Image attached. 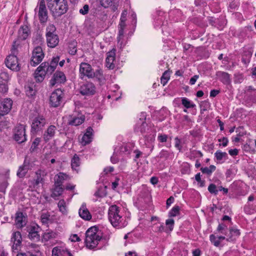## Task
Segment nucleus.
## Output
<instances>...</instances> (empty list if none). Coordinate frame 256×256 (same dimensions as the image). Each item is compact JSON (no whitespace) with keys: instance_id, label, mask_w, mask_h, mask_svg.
Listing matches in <instances>:
<instances>
[{"instance_id":"obj_1","label":"nucleus","mask_w":256,"mask_h":256,"mask_svg":"<svg viewBox=\"0 0 256 256\" xmlns=\"http://www.w3.org/2000/svg\"><path fill=\"white\" fill-rule=\"evenodd\" d=\"M46 2L49 10L54 18L59 17L68 11L66 0H46Z\"/></svg>"},{"instance_id":"obj_2","label":"nucleus","mask_w":256,"mask_h":256,"mask_svg":"<svg viewBox=\"0 0 256 256\" xmlns=\"http://www.w3.org/2000/svg\"><path fill=\"white\" fill-rule=\"evenodd\" d=\"M120 208L116 204L110 206L108 209V220L114 227L123 228L126 226L128 222L120 214Z\"/></svg>"},{"instance_id":"obj_3","label":"nucleus","mask_w":256,"mask_h":256,"mask_svg":"<svg viewBox=\"0 0 256 256\" xmlns=\"http://www.w3.org/2000/svg\"><path fill=\"white\" fill-rule=\"evenodd\" d=\"M80 74L87 76L89 78H95L99 82L104 80L102 71L98 69L94 71L92 66L86 62H82L80 66Z\"/></svg>"},{"instance_id":"obj_4","label":"nucleus","mask_w":256,"mask_h":256,"mask_svg":"<svg viewBox=\"0 0 256 256\" xmlns=\"http://www.w3.org/2000/svg\"><path fill=\"white\" fill-rule=\"evenodd\" d=\"M98 229L96 226L89 228L86 232L85 244L90 249H94L101 240L102 237L98 234Z\"/></svg>"},{"instance_id":"obj_5","label":"nucleus","mask_w":256,"mask_h":256,"mask_svg":"<svg viewBox=\"0 0 256 256\" xmlns=\"http://www.w3.org/2000/svg\"><path fill=\"white\" fill-rule=\"evenodd\" d=\"M55 70L52 66L49 65L48 62H42L36 69L35 72L34 78L38 82H42L45 77L46 74H50Z\"/></svg>"},{"instance_id":"obj_6","label":"nucleus","mask_w":256,"mask_h":256,"mask_svg":"<svg viewBox=\"0 0 256 256\" xmlns=\"http://www.w3.org/2000/svg\"><path fill=\"white\" fill-rule=\"evenodd\" d=\"M35 12H38V16L40 24H45L48 19V12L46 8L44 0H40L38 5L34 9Z\"/></svg>"},{"instance_id":"obj_7","label":"nucleus","mask_w":256,"mask_h":256,"mask_svg":"<svg viewBox=\"0 0 256 256\" xmlns=\"http://www.w3.org/2000/svg\"><path fill=\"white\" fill-rule=\"evenodd\" d=\"M63 92L60 88L54 91L50 97V106L54 108H57L60 106L63 97Z\"/></svg>"},{"instance_id":"obj_8","label":"nucleus","mask_w":256,"mask_h":256,"mask_svg":"<svg viewBox=\"0 0 256 256\" xmlns=\"http://www.w3.org/2000/svg\"><path fill=\"white\" fill-rule=\"evenodd\" d=\"M14 139L18 143L22 144L26 140L25 126L23 124L17 125L14 130Z\"/></svg>"},{"instance_id":"obj_9","label":"nucleus","mask_w":256,"mask_h":256,"mask_svg":"<svg viewBox=\"0 0 256 256\" xmlns=\"http://www.w3.org/2000/svg\"><path fill=\"white\" fill-rule=\"evenodd\" d=\"M44 56V53L40 46H38L34 48L32 52L30 62L31 66H35L38 64L42 61Z\"/></svg>"},{"instance_id":"obj_10","label":"nucleus","mask_w":256,"mask_h":256,"mask_svg":"<svg viewBox=\"0 0 256 256\" xmlns=\"http://www.w3.org/2000/svg\"><path fill=\"white\" fill-rule=\"evenodd\" d=\"M17 54H11L7 56L5 62L6 66L10 69L15 72H18L20 70V64L18 62Z\"/></svg>"},{"instance_id":"obj_11","label":"nucleus","mask_w":256,"mask_h":256,"mask_svg":"<svg viewBox=\"0 0 256 256\" xmlns=\"http://www.w3.org/2000/svg\"><path fill=\"white\" fill-rule=\"evenodd\" d=\"M79 91L82 96H92L95 94L96 87L93 83L86 82L80 86Z\"/></svg>"},{"instance_id":"obj_12","label":"nucleus","mask_w":256,"mask_h":256,"mask_svg":"<svg viewBox=\"0 0 256 256\" xmlns=\"http://www.w3.org/2000/svg\"><path fill=\"white\" fill-rule=\"evenodd\" d=\"M46 124V120L43 116H38L32 120L31 124V132H37L40 131Z\"/></svg>"},{"instance_id":"obj_13","label":"nucleus","mask_w":256,"mask_h":256,"mask_svg":"<svg viewBox=\"0 0 256 256\" xmlns=\"http://www.w3.org/2000/svg\"><path fill=\"white\" fill-rule=\"evenodd\" d=\"M28 228V236L30 239L36 242L38 241L40 239V235L38 234L40 230V227L38 224H35L30 226Z\"/></svg>"},{"instance_id":"obj_14","label":"nucleus","mask_w":256,"mask_h":256,"mask_svg":"<svg viewBox=\"0 0 256 256\" xmlns=\"http://www.w3.org/2000/svg\"><path fill=\"white\" fill-rule=\"evenodd\" d=\"M13 102L10 98H4L2 102V106L0 107V115L5 116L8 114L10 111Z\"/></svg>"},{"instance_id":"obj_15","label":"nucleus","mask_w":256,"mask_h":256,"mask_svg":"<svg viewBox=\"0 0 256 256\" xmlns=\"http://www.w3.org/2000/svg\"><path fill=\"white\" fill-rule=\"evenodd\" d=\"M66 80V77L64 73L62 72L56 71L50 80V84L52 86H54L56 84L64 83Z\"/></svg>"},{"instance_id":"obj_16","label":"nucleus","mask_w":256,"mask_h":256,"mask_svg":"<svg viewBox=\"0 0 256 256\" xmlns=\"http://www.w3.org/2000/svg\"><path fill=\"white\" fill-rule=\"evenodd\" d=\"M150 196L148 192H142L138 198V203L142 208H146L150 202Z\"/></svg>"},{"instance_id":"obj_17","label":"nucleus","mask_w":256,"mask_h":256,"mask_svg":"<svg viewBox=\"0 0 256 256\" xmlns=\"http://www.w3.org/2000/svg\"><path fill=\"white\" fill-rule=\"evenodd\" d=\"M30 33V28L28 24L22 25L18 30V38L22 40H26Z\"/></svg>"},{"instance_id":"obj_18","label":"nucleus","mask_w":256,"mask_h":256,"mask_svg":"<svg viewBox=\"0 0 256 256\" xmlns=\"http://www.w3.org/2000/svg\"><path fill=\"white\" fill-rule=\"evenodd\" d=\"M22 234L20 232H14L11 238V242L13 244L12 249L13 250H18V247L22 244Z\"/></svg>"},{"instance_id":"obj_19","label":"nucleus","mask_w":256,"mask_h":256,"mask_svg":"<svg viewBox=\"0 0 256 256\" xmlns=\"http://www.w3.org/2000/svg\"><path fill=\"white\" fill-rule=\"evenodd\" d=\"M26 96L29 98H32L36 92V84L32 80H28L24 86Z\"/></svg>"},{"instance_id":"obj_20","label":"nucleus","mask_w":256,"mask_h":256,"mask_svg":"<svg viewBox=\"0 0 256 256\" xmlns=\"http://www.w3.org/2000/svg\"><path fill=\"white\" fill-rule=\"evenodd\" d=\"M15 222L18 228H22L27 222L26 215L22 212H17L16 214Z\"/></svg>"},{"instance_id":"obj_21","label":"nucleus","mask_w":256,"mask_h":256,"mask_svg":"<svg viewBox=\"0 0 256 256\" xmlns=\"http://www.w3.org/2000/svg\"><path fill=\"white\" fill-rule=\"evenodd\" d=\"M80 216L84 220H90L92 216L87 208L86 203H83L78 210Z\"/></svg>"},{"instance_id":"obj_22","label":"nucleus","mask_w":256,"mask_h":256,"mask_svg":"<svg viewBox=\"0 0 256 256\" xmlns=\"http://www.w3.org/2000/svg\"><path fill=\"white\" fill-rule=\"evenodd\" d=\"M229 232L230 233L227 235L228 238L226 239V240L229 242L235 240L236 238L239 236L240 234V230L234 227H230Z\"/></svg>"},{"instance_id":"obj_23","label":"nucleus","mask_w":256,"mask_h":256,"mask_svg":"<svg viewBox=\"0 0 256 256\" xmlns=\"http://www.w3.org/2000/svg\"><path fill=\"white\" fill-rule=\"evenodd\" d=\"M216 76L224 84H228L230 82V75L226 72L218 71L216 72Z\"/></svg>"},{"instance_id":"obj_24","label":"nucleus","mask_w":256,"mask_h":256,"mask_svg":"<svg viewBox=\"0 0 256 256\" xmlns=\"http://www.w3.org/2000/svg\"><path fill=\"white\" fill-rule=\"evenodd\" d=\"M56 130V127L54 126L50 125L48 126L43 135L44 140L46 142H48L54 136Z\"/></svg>"},{"instance_id":"obj_25","label":"nucleus","mask_w":256,"mask_h":256,"mask_svg":"<svg viewBox=\"0 0 256 256\" xmlns=\"http://www.w3.org/2000/svg\"><path fill=\"white\" fill-rule=\"evenodd\" d=\"M48 46L54 48L58 44L59 38L56 34L46 36Z\"/></svg>"},{"instance_id":"obj_26","label":"nucleus","mask_w":256,"mask_h":256,"mask_svg":"<svg viewBox=\"0 0 256 256\" xmlns=\"http://www.w3.org/2000/svg\"><path fill=\"white\" fill-rule=\"evenodd\" d=\"M142 118H140V120L138 122L134 128L135 132H140L142 134L146 132V126L145 122L146 116L144 114H142Z\"/></svg>"},{"instance_id":"obj_27","label":"nucleus","mask_w":256,"mask_h":256,"mask_svg":"<svg viewBox=\"0 0 256 256\" xmlns=\"http://www.w3.org/2000/svg\"><path fill=\"white\" fill-rule=\"evenodd\" d=\"M214 157L216 158L217 162L222 164L228 159V154L226 152H222L220 150H217L214 153Z\"/></svg>"},{"instance_id":"obj_28","label":"nucleus","mask_w":256,"mask_h":256,"mask_svg":"<svg viewBox=\"0 0 256 256\" xmlns=\"http://www.w3.org/2000/svg\"><path fill=\"white\" fill-rule=\"evenodd\" d=\"M80 158L76 154H75L71 160L72 168V170H75L76 173H78L80 170Z\"/></svg>"},{"instance_id":"obj_29","label":"nucleus","mask_w":256,"mask_h":256,"mask_svg":"<svg viewBox=\"0 0 256 256\" xmlns=\"http://www.w3.org/2000/svg\"><path fill=\"white\" fill-rule=\"evenodd\" d=\"M64 191V188L61 184H54V188L52 194V197L56 199V197L60 196Z\"/></svg>"},{"instance_id":"obj_30","label":"nucleus","mask_w":256,"mask_h":256,"mask_svg":"<svg viewBox=\"0 0 256 256\" xmlns=\"http://www.w3.org/2000/svg\"><path fill=\"white\" fill-rule=\"evenodd\" d=\"M85 120V116H81L79 117L73 118L72 120L68 121V124L70 126H77L82 124Z\"/></svg>"},{"instance_id":"obj_31","label":"nucleus","mask_w":256,"mask_h":256,"mask_svg":"<svg viewBox=\"0 0 256 256\" xmlns=\"http://www.w3.org/2000/svg\"><path fill=\"white\" fill-rule=\"evenodd\" d=\"M66 252H69L68 250H64L61 248L56 246L52 248V256H61L66 254Z\"/></svg>"},{"instance_id":"obj_32","label":"nucleus","mask_w":256,"mask_h":256,"mask_svg":"<svg viewBox=\"0 0 256 256\" xmlns=\"http://www.w3.org/2000/svg\"><path fill=\"white\" fill-rule=\"evenodd\" d=\"M20 40H22L18 38L16 40L14 41L11 48V54H18V48L20 47Z\"/></svg>"},{"instance_id":"obj_33","label":"nucleus","mask_w":256,"mask_h":256,"mask_svg":"<svg viewBox=\"0 0 256 256\" xmlns=\"http://www.w3.org/2000/svg\"><path fill=\"white\" fill-rule=\"evenodd\" d=\"M124 29L122 28H118V44L120 46V48H122L124 46L123 44V38L124 36Z\"/></svg>"},{"instance_id":"obj_34","label":"nucleus","mask_w":256,"mask_h":256,"mask_svg":"<svg viewBox=\"0 0 256 256\" xmlns=\"http://www.w3.org/2000/svg\"><path fill=\"white\" fill-rule=\"evenodd\" d=\"M182 104L186 108H194L196 106V104L186 98H182Z\"/></svg>"},{"instance_id":"obj_35","label":"nucleus","mask_w":256,"mask_h":256,"mask_svg":"<svg viewBox=\"0 0 256 256\" xmlns=\"http://www.w3.org/2000/svg\"><path fill=\"white\" fill-rule=\"evenodd\" d=\"M58 206L60 211L62 212V214H67L66 204L65 200L64 199L60 200L58 202Z\"/></svg>"},{"instance_id":"obj_36","label":"nucleus","mask_w":256,"mask_h":256,"mask_svg":"<svg viewBox=\"0 0 256 256\" xmlns=\"http://www.w3.org/2000/svg\"><path fill=\"white\" fill-rule=\"evenodd\" d=\"M216 169V166L210 165L209 167L201 168L200 170L203 174H206L208 176L211 175L212 172Z\"/></svg>"},{"instance_id":"obj_37","label":"nucleus","mask_w":256,"mask_h":256,"mask_svg":"<svg viewBox=\"0 0 256 256\" xmlns=\"http://www.w3.org/2000/svg\"><path fill=\"white\" fill-rule=\"evenodd\" d=\"M44 182V179L40 174V171H38L36 172V177L34 180V186H38L40 183Z\"/></svg>"},{"instance_id":"obj_38","label":"nucleus","mask_w":256,"mask_h":256,"mask_svg":"<svg viewBox=\"0 0 256 256\" xmlns=\"http://www.w3.org/2000/svg\"><path fill=\"white\" fill-rule=\"evenodd\" d=\"M40 142L41 138H36L34 140L30 148V152H33L38 149V146Z\"/></svg>"},{"instance_id":"obj_39","label":"nucleus","mask_w":256,"mask_h":256,"mask_svg":"<svg viewBox=\"0 0 256 256\" xmlns=\"http://www.w3.org/2000/svg\"><path fill=\"white\" fill-rule=\"evenodd\" d=\"M216 230L219 233L227 235L228 226L224 223L220 224L217 228Z\"/></svg>"},{"instance_id":"obj_40","label":"nucleus","mask_w":256,"mask_h":256,"mask_svg":"<svg viewBox=\"0 0 256 256\" xmlns=\"http://www.w3.org/2000/svg\"><path fill=\"white\" fill-rule=\"evenodd\" d=\"M28 170L27 168H24L20 166L18 169L16 175L20 178H23L26 176Z\"/></svg>"},{"instance_id":"obj_41","label":"nucleus","mask_w":256,"mask_h":256,"mask_svg":"<svg viewBox=\"0 0 256 256\" xmlns=\"http://www.w3.org/2000/svg\"><path fill=\"white\" fill-rule=\"evenodd\" d=\"M56 28L53 24H49L46 28V36L56 34Z\"/></svg>"},{"instance_id":"obj_42","label":"nucleus","mask_w":256,"mask_h":256,"mask_svg":"<svg viewBox=\"0 0 256 256\" xmlns=\"http://www.w3.org/2000/svg\"><path fill=\"white\" fill-rule=\"evenodd\" d=\"M50 215L49 212L42 213L40 216L41 222L43 224H48L50 221Z\"/></svg>"},{"instance_id":"obj_43","label":"nucleus","mask_w":256,"mask_h":256,"mask_svg":"<svg viewBox=\"0 0 256 256\" xmlns=\"http://www.w3.org/2000/svg\"><path fill=\"white\" fill-rule=\"evenodd\" d=\"M76 42H73L69 44L68 46V53L71 55H75L76 53Z\"/></svg>"},{"instance_id":"obj_44","label":"nucleus","mask_w":256,"mask_h":256,"mask_svg":"<svg viewBox=\"0 0 256 256\" xmlns=\"http://www.w3.org/2000/svg\"><path fill=\"white\" fill-rule=\"evenodd\" d=\"M66 174L62 172L59 173L58 176L55 178V184H61L62 186L63 181L66 179Z\"/></svg>"},{"instance_id":"obj_45","label":"nucleus","mask_w":256,"mask_h":256,"mask_svg":"<svg viewBox=\"0 0 256 256\" xmlns=\"http://www.w3.org/2000/svg\"><path fill=\"white\" fill-rule=\"evenodd\" d=\"M203 156V154L200 150H190V159L194 158L197 157L202 158Z\"/></svg>"},{"instance_id":"obj_46","label":"nucleus","mask_w":256,"mask_h":256,"mask_svg":"<svg viewBox=\"0 0 256 256\" xmlns=\"http://www.w3.org/2000/svg\"><path fill=\"white\" fill-rule=\"evenodd\" d=\"M41 252L39 250L35 252V253L34 254L30 252H28L26 253H18L17 254L16 256H40Z\"/></svg>"},{"instance_id":"obj_47","label":"nucleus","mask_w":256,"mask_h":256,"mask_svg":"<svg viewBox=\"0 0 256 256\" xmlns=\"http://www.w3.org/2000/svg\"><path fill=\"white\" fill-rule=\"evenodd\" d=\"M180 208L178 206H174L170 211L168 215L170 216H175L179 214Z\"/></svg>"},{"instance_id":"obj_48","label":"nucleus","mask_w":256,"mask_h":256,"mask_svg":"<svg viewBox=\"0 0 256 256\" xmlns=\"http://www.w3.org/2000/svg\"><path fill=\"white\" fill-rule=\"evenodd\" d=\"M208 190L210 193L214 195H217L218 190L216 188V186L214 184H210L208 186Z\"/></svg>"},{"instance_id":"obj_49","label":"nucleus","mask_w":256,"mask_h":256,"mask_svg":"<svg viewBox=\"0 0 256 256\" xmlns=\"http://www.w3.org/2000/svg\"><path fill=\"white\" fill-rule=\"evenodd\" d=\"M116 58H112V57H106V66L108 68L110 69H113L114 67V64L113 62L115 60Z\"/></svg>"},{"instance_id":"obj_50","label":"nucleus","mask_w":256,"mask_h":256,"mask_svg":"<svg viewBox=\"0 0 256 256\" xmlns=\"http://www.w3.org/2000/svg\"><path fill=\"white\" fill-rule=\"evenodd\" d=\"M92 138L88 136L87 134H84L82 137L81 143L82 145L86 146L90 144L92 140Z\"/></svg>"},{"instance_id":"obj_51","label":"nucleus","mask_w":256,"mask_h":256,"mask_svg":"<svg viewBox=\"0 0 256 256\" xmlns=\"http://www.w3.org/2000/svg\"><path fill=\"white\" fill-rule=\"evenodd\" d=\"M55 237V233L52 232H45L44 234L42 236L43 239L46 241L48 242L50 239Z\"/></svg>"},{"instance_id":"obj_52","label":"nucleus","mask_w":256,"mask_h":256,"mask_svg":"<svg viewBox=\"0 0 256 256\" xmlns=\"http://www.w3.org/2000/svg\"><path fill=\"white\" fill-rule=\"evenodd\" d=\"M210 240L214 246H220V241L214 234H212L210 236Z\"/></svg>"},{"instance_id":"obj_53","label":"nucleus","mask_w":256,"mask_h":256,"mask_svg":"<svg viewBox=\"0 0 256 256\" xmlns=\"http://www.w3.org/2000/svg\"><path fill=\"white\" fill-rule=\"evenodd\" d=\"M195 179L196 181L198 182V184H199L200 187L205 186L206 181L204 180H201L200 174V172L198 173L195 176Z\"/></svg>"},{"instance_id":"obj_54","label":"nucleus","mask_w":256,"mask_h":256,"mask_svg":"<svg viewBox=\"0 0 256 256\" xmlns=\"http://www.w3.org/2000/svg\"><path fill=\"white\" fill-rule=\"evenodd\" d=\"M226 20L222 18H218V24L216 26L217 28L222 30L226 24Z\"/></svg>"},{"instance_id":"obj_55","label":"nucleus","mask_w":256,"mask_h":256,"mask_svg":"<svg viewBox=\"0 0 256 256\" xmlns=\"http://www.w3.org/2000/svg\"><path fill=\"white\" fill-rule=\"evenodd\" d=\"M120 150L121 152L125 154H130L131 149L130 146L128 144H124L120 147Z\"/></svg>"},{"instance_id":"obj_56","label":"nucleus","mask_w":256,"mask_h":256,"mask_svg":"<svg viewBox=\"0 0 256 256\" xmlns=\"http://www.w3.org/2000/svg\"><path fill=\"white\" fill-rule=\"evenodd\" d=\"M8 86L5 82L0 83V93L4 94L8 91Z\"/></svg>"},{"instance_id":"obj_57","label":"nucleus","mask_w":256,"mask_h":256,"mask_svg":"<svg viewBox=\"0 0 256 256\" xmlns=\"http://www.w3.org/2000/svg\"><path fill=\"white\" fill-rule=\"evenodd\" d=\"M113 0H100V5L104 8H108Z\"/></svg>"},{"instance_id":"obj_58","label":"nucleus","mask_w":256,"mask_h":256,"mask_svg":"<svg viewBox=\"0 0 256 256\" xmlns=\"http://www.w3.org/2000/svg\"><path fill=\"white\" fill-rule=\"evenodd\" d=\"M219 142H222V144H220V146H222L224 147H226L228 146V140L226 137H223L222 138L218 140Z\"/></svg>"},{"instance_id":"obj_59","label":"nucleus","mask_w":256,"mask_h":256,"mask_svg":"<svg viewBox=\"0 0 256 256\" xmlns=\"http://www.w3.org/2000/svg\"><path fill=\"white\" fill-rule=\"evenodd\" d=\"M168 136L166 134H159L158 136V140L160 142H166L168 140Z\"/></svg>"},{"instance_id":"obj_60","label":"nucleus","mask_w":256,"mask_h":256,"mask_svg":"<svg viewBox=\"0 0 256 256\" xmlns=\"http://www.w3.org/2000/svg\"><path fill=\"white\" fill-rule=\"evenodd\" d=\"M0 79L5 82L9 80V75L8 72H2L0 73Z\"/></svg>"},{"instance_id":"obj_61","label":"nucleus","mask_w":256,"mask_h":256,"mask_svg":"<svg viewBox=\"0 0 256 256\" xmlns=\"http://www.w3.org/2000/svg\"><path fill=\"white\" fill-rule=\"evenodd\" d=\"M89 10V6L88 4H84L83 8L80 10V13L82 14L85 15L87 14Z\"/></svg>"},{"instance_id":"obj_62","label":"nucleus","mask_w":256,"mask_h":256,"mask_svg":"<svg viewBox=\"0 0 256 256\" xmlns=\"http://www.w3.org/2000/svg\"><path fill=\"white\" fill-rule=\"evenodd\" d=\"M218 18H216L214 17H210L208 18L209 24L214 27H216V24H218Z\"/></svg>"},{"instance_id":"obj_63","label":"nucleus","mask_w":256,"mask_h":256,"mask_svg":"<svg viewBox=\"0 0 256 256\" xmlns=\"http://www.w3.org/2000/svg\"><path fill=\"white\" fill-rule=\"evenodd\" d=\"M159 156L160 158L167 159L170 156V154L168 151L162 150L160 152Z\"/></svg>"},{"instance_id":"obj_64","label":"nucleus","mask_w":256,"mask_h":256,"mask_svg":"<svg viewBox=\"0 0 256 256\" xmlns=\"http://www.w3.org/2000/svg\"><path fill=\"white\" fill-rule=\"evenodd\" d=\"M166 224L168 226L170 230H172L174 225V220L172 218H169L166 220Z\"/></svg>"}]
</instances>
